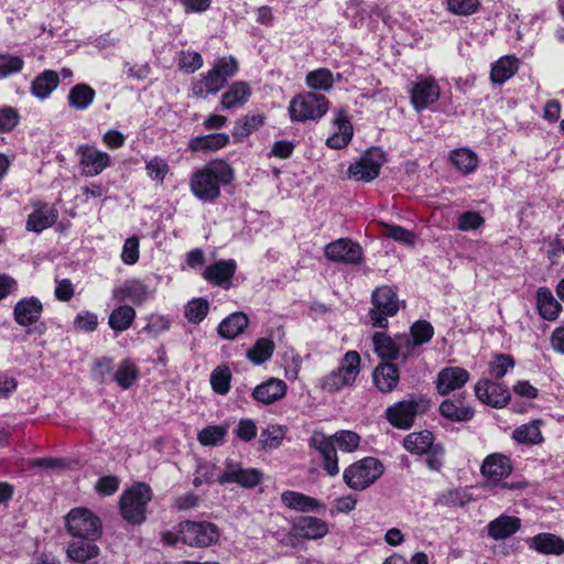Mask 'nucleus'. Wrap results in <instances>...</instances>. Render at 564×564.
<instances>
[{
    "instance_id": "f257e3e1",
    "label": "nucleus",
    "mask_w": 564,
    "mask_h": 564,
    "mask_svg": "<svg viewBox=\"0 0 564 564\" xmlns=\"http://www.w3.org/2000/svg\"><path fill=\"white\" fill-rule=\"evenodd\" d=\"M234 178L232 169L224 161H213L195 172L191 178L193 194L203 202H214L220 195V185Z\"/></svg>"
},
{
    "instance_id": "f03ea898",
    "label": "nucleus",
    "mask_w": 564,
    "mask_h": 564,
    "mask_svg": "<svg viewBox=\"0 0 564 564\" xmlns=\"http://www.w3.org/2000/svg\"><path fill=\"white\" fill-rule=\"evenodd\" d=\"M152 499V490L145 482H137L127 489L120 499L122 518L131 524H141L145 520V510Z\"/></svg>"
},
{
    "instance_id": "7ed1b4c3",
    "label": "nucleus",
    "mask_w": 564,
    "mask_h": 564,
    "mask_svg": "<svg viewBox=\"0 0 564 564\" xmlns=\"http://www.w3.org/2000/svg\"><path fill=\"white\" fill-rule=\"evenodd\" d=\"M384 467L375 457L362 458L344 470V482L352 490H365L383 474Z\"/></svg>"
},
{
    "instance_id": "20e7f679",
    "label": "nucleus",
    "mask_w": 564,
    "mask_h": 564,
    "mask_svg": "<svg viewBox=\"0 0 564 564\" xmlns=\"http://www.w3.org/2000/svg\"><path fill=\"white\" fill-rule=\"evenodd\" d=\"M360 371V356L357 351H347L340 362V366L322 378L321 388L329 393L337 392L345 387L355 383Z\"/></svg>"
},
{
    "instance_id": "39448f33",
    "label": "nucleus",
    "mask_w": 564,
    "mask_h": 564,
    "mask_svg": "<svg viewBox=\"0 0 564 564\" xmlns=\"http://www.w3.org/2000/svg\"><path fill=\"white\" fill-rule=\"evenodd\" d=\"M66 529L73 536L96 541L101 536V521L86 508L72 509L66 518Z\"/></svg>"
},
{
    "instance_id": "423d86ee",
    "label": "nucleus",
    "mask_w": 564,
    "mask_h": 564,
    "mask_svg": "<svg viewBox=\"0 0 564 564\" xmlns=\"http://www.w3.org/2000/svg\"><path fill=\"white\" fill-rule=\"evenodd\" d=\"M327 98L317 93H306L292 98L289 113L293 121L317 120L328 110Z\"/></svg>"
},
{
    "instance_id": "0eeeda50",
    "label": "nucleus",
    "mask_w": 564,
    "mask_h": 564,
    "mask_svg": "<svg viewBox=\"0 0 564 564\" xmlns=\"http://www.w3.org/2000/svg\"><path fill=\"white\" fill-rule=\"evenodd\" d=\"M372 307L369 311V317L372 326L388 327V317L394 316L400 306L397 293L387 285L377 288L371 295Z\"/></svg>"
},
{
    "instance_id": "6e6552de",
    "label": "nucleus",
    "mask_w": 564,
    "mask_h": 564,
    "mask_svg": "<svg viewBox=\"0 0 564 564\" xmlns=\"http://www.w3.org/2000/svg\"><path fill=\"white\" fill-rule=\"evenodd\" d=\"M180 539L194 547H207L219 539L217 527L212 522L184 521L178 524Z\"/></svg>"
},
{
    "instance_id": "1a4fd4ad",
    "label": "nucleus",
    "mask_w": 564,
    "mask_h": 564,
    "mask_svg": "<svg viewBox=\"0 0 564 564\" xmlns=\"http://www.w3.org/2000/svg\"><path fill=\"white\" fill-rule=\"evenodd\" d=\"M430 402L426 399L403 400L388 408L387 419L395 427L410 429L414 417L427 411Z\"/></svg>"
},
{
    "instance_id": "9d476101",
    "label": "nucleus",
    "mask_w": 564,
    "mask_h": 564,
    "mask_svg": "<svg viewBox=\"0 0 564 564\" xmlns=\"http://www.w3.org/2000/svg\"><path fill=\"white\" fill-rule=\"evenodd\" d=\"M384 161V153L381 149H370L359 161L349 166L348 176L357 182H370L379 176L380 169Z\"/></svg>"
},
{
    "instance_id": "9b49d317",
    "label": "nucleus",
    "mask_w": 564,
    "mask_h": 564,
    "mask_svg": "<svg viewBox=\"0 0 564 564\" xmlns=\"http://www.w3.org/2000/svg\"><path fill=\"white\" fill-rule=\"evenodd\" d=\"M308 444L322 458L323 468L328 476H336L339 473L337 451L334 440L321 431H314Z\"/></svg>"
},
{
    "instance_id": "f8f14e48",
    "label": "nucleus",
    "mask_w": 564,
    "mask_h": 564,
    "mask_svg": "<svg viewBox=\"0 0 564 564\" xmlns=\"http://www.w3.org/2000/svg\"><path fill=\"white\" fill-rule=\"evenodd\" d=\"M79 156V166L85 176L99 175L106 167L110 165V156L108 153L97 150L95 147L85 144L76 150Z\"/></svg>"
},
{
    "instance_id": "ddd939ff",
    "label": "nucleus",
    "mask_w": 564,
    "mask_h": 564,
    "mask_svg": "<svg viewBox=\"0 0 564 564\" xmlns=\"http://www.w3.org/2000/svg\"><path fill=\"white\" fill-rule=\"evenodd\" d=\"M326 257L332 261L358 264L362 259L361 247L350 239H338L325 248Z\"/></svg>"
},
{
    "instance_id": "4468645a",
    "label": "nucleus",
    "mask_w": 564,
    "mask_h": 564,
    "mask_svg": "<svg viewBox=\"0 0 564 564\" xmlns=\"http://www.w3.org/2000/svg\"><path fill=\"white\" fill-rule=\"evenodd\" d=\"M440 94V87L433 78H419L411 89V102L416 111H421L436 102Z\"/></svg>"
},
{
    "instance_id": "2eb2a0df",
    "label": "nucleus",
    "mask_w": 564,
    "mask_h": 564,
    "mask_svg": "<svg viewBox=\"0 0 564 564\" xmlns=\"http://www.w3.org/2000/svg\"><path fill=\"white\" fill-rule=\"evenodd\" d=\"M475 394L482 403L494 408H502L510 400L508 390L500 383L490 380L478 381L475 386Z\"/></svg>"
},
{
    "instance_id": "dca6fc26",
    "label": "nucleus",
    "mask_w": 564,
    "mask_h": 564,
    "mask_svg": "<svg viewBox=\"0 0 564 564\" xmlns=\"http://www.w3.org/2000/svg\"><path fill=\"white\" fill-rule=\"evenodd\" d=\"M262 480V473L257 469H242L237 465L229 464L227 469L218 476L219 484L236 482L245 488H253Z\"/></svg>"
},
{
    "instance_id": "f3484780",
    "label": "nucleus",
    "mask_w": 564,
    "mask_h": 564,
    "mask_svg": "<svg viewBox=\"0 0 564 564\" xmlns=\"http://www.w3.org/2000/svg\"><path fill=\"white\" fill-rule=\"evenodd\" d=\"M469 373L460 367H447L442 369L436 379V389L440 394L446 395L460 389L468 381Z\"/></svg>"
},
{
    "instance_id": "a211bd4d",
    "label": "nucleus",
    "mask_w": 564,
    "mask_h": 564,
    "mask_svg": "<svg viewBox=\"0 0 564 564\" xmlns=\"http://www.w3.org/2000/svg\"><path fill=\"white\" fill-rule=\"evenodd\" d=\"M150 296L148 286L139 280H127L112 290V299L118 302L130 300L137 305L144 303Z\"/></svg>"
},
{
    "instance_id": "6ab92c4d",
    "label": "nucleus",
    "mask_w": 564,
    "mask_h": 564,
    "mask_svg": "<svg viewBox=\"0 0 564 564\" xmlns=\"http://www.w3.org/2000/svg\"><path fill=\"white\" fill-rule=\"evenodd\" d=\"M440 413L452 422H468L474 415V409L465 402L463 397L445 399L440 405Z\"/></svg>"
},
{
    "instance_id": "aec40b11",
    "label": "nucleus",
    "mask_w": 564,
    "mask_h": 564,
    "mask_svg": "<svg viewBox=\"0 0 564 564\" xmlns=\"http://www.w3.org/2000/svg\"><path fill=\"white\" fill-rule=\"evenodd\" d=\"M43 312L41 301L34 296L22 299L13 310L14 321L21 326L34 324Z\"/></svg>"
},
{
    "instance_id": "412c9836",
    "label": "nucleus",
    "mask_w": 564,
    "mask_h": 564,
    "mask_svg": "<svg viewBox=\"0 0 564 564\" xmlns=\"http://www.w3.org/2000/svg\"><path fill=\"white\" fill-rule=\"evenodd\" d=\"M286 390L288 386L283 380L270 378L253 389L252 397L263 404H272L281 400L285 395Z\"/></svg>"
},
{
    "instance_id": "4be33fe9",
    "label": "nucleus",
    "mask_w": 564,
    "mask_h": 564,
    "mask_svg": "<svg viewBox=\"0 0 564 564\" xmlns=\"http://www.w3.org/2000/svg\"><path fill=\"white\" fill-rule=\"evenodd\" d=\"M372 379L380 392H391L399 383V369L391 362L382 361L375 368Z\"/></svg>"
},
{
    "instance_id": "5701e85b",
    "label": "nucleus",
    "mask_w": 564,
    "mask_h": 564,
    "mask_svg": "<svg viewBox=\"0 0 564 564\" xmlns=\"http://www.w3.org/2000/svg\"><path fill=\"white\" fill-rule=\"evenodd\" d=\"M530 549L544 555L564 554V540L552 533H539L527 541Z\"/></svg>"
},
{
    "instance_id": "b1692460",
    "label": "nucleus",
    "mask_w": 564,
    "mask_h": 564,
    "mask_svg": "<svg viewBox=\"0 0 564 564\" xmlns=\"http://www.w3.org/2000/svg\"><path fill=\"white\" fill-rule=\"evenodd\" d=\"M480 470L486 478L497 481L508 477L512 467L507 456L496 453L485 458Z\"/></svg>"
},
{
    "instance_id": "393cba45",
    "label": "nucleus",
    "mask_w": 564,
    "mask_h": 564,
    "mask_svg": "<svg viewBox=\"0 0 564 564\" xmlns=\"http://www.w3.org/2000/svg\"><path fill=\"white\" fill-rule=\"evenodd\" d=\"M293 530L304 539L316 540L328 533V524L315 517H300L294 521Z\"/></svg>"
},
{
    "instance_id": "a878e982",
    "label": "nucleus",
    "mask_w": 564,
    "mask_h": 564,
    "mask_svg": "<svg viewBox=\"0 0 564 564\" xmlns=\"http://www.w3.org/2000/svg\"><path fill=\"white\" fill-rule=\"evenodd\" d=\"M520 528L521 520L518 517L501 514L488 523L487 533L491 539L498 541L511 536Z\"/></svg>"
},
{
    "instance_id": "bb28decb",
    "label": "nucleus",
    "mask_w": 564,
    "mask_h": 564,
    "mask_svg": "<svg viewBox=\"0 0 564 564\" xmlns=\"http://www.w3.org/2000/svg\"><path fill=\"white\" fill-rule=\"evenodd\" d=\"M236 271V262L234 260H220L208 265L203 276L215 285L228 288Z\"/></svg>"
},
{
    "instance_id": "cd10ccee",
    "label": "nucleus",
    "mask_w": 564,
    "mask_h": 564,
    "mask_svg": "<svg viewBox=\"0 0 564 564\" xmlns=\"http://www.w3.org/2000/svg\"><path fill=\"white\" fill-rule=\"evenodd\" d=\"M281 500L286 508L297 512L305 513L325 509V506L317 499L293 490L282 492Z\"/></svg>"
},
{
    "instance_id": "c85d7f7f",
    "label": "nucleus",
    "mask_w": 564,
    "mask_h": 564,
    "mask_svg": "<svg viewBox=\"0 0 564 564\" xmlns=\"http://www.w3.org/2000/svg\"><path fill=\"white\" fill-rule=\"evenodd\" d=\"M334 124L336 126L337 131L327 138L326 144L330 149H343L350 142L354 131L352 126L343 109L337 111Z\"/></svg>"
},
{
    "instance_id": "c756f323",
    "label": "nucleus",
    "mask_w": 564,
    "mask_h": 564,
    "mask_svg": "<svg viewBox=\"0 0 564 564\" xmlns=\"http://www.w3.org/2000/svg\"><path fill=\"white\" fill-rule=\"evenodd\" d=\"M57 212L55 209L50 208L46 204H40V206L29 215L26 229L34 232H41L53 226L57 220Z\"/></svg>"
},
{
    "instance_id": "7c9ffc66",
    "label": "nucleus",
    "mask_w": 564,
    "mask_h": 564,
    "mask_svg": "<svg viewBox=\"0 0 564 564\" xmlns=\"http://www.w3.org/2000/svg\"><path fill=\"white\" fill-rule=\"evenodd\" d=\"M225 84L224 78H220L212 68L199 80L193 84L191 93L195 98H206L208 95L218 93Z\"/></svg>"
},
{
    "instance_id": "2f4dec72",
    "label": "nucleus",
    "mask_w": 564,
    "mask_h": 564,
    "mask_svg": "<svg viewBox=\"0 0 564 564\" xmlns=\"http://www.w3.org/2000/svg\"><path fill=\"white\" fill-rule=\"evenodd\" d=\"M249 324V318L243 312H235L223 319L217 332L225 339H235Z\"/></svg>"
},
{
    "instance_id": "473e14b6",
    "label": "nucleus",
    "mask_w": 564,
    "mask_h": 564,
    "mask_svg": "<svg viewBox=\"0 0 564 564\" xmlns=\"http://www.w3.org/2000/svg\"><path fill=\"white\" fill-rule=\"evenodd\" d=\"M536 306L541 317L546 321L556 319L562 311V305L547 288H539L536 291Z\"/></svg>"
},
{
    "instance_id": "72a5a7b5",
    "label": "nucleus",
    "mask_w": 564,
    "mask_h": 564,
    "mask_svg": "<svg viewBox=\"0 0 564 564\" xmlns=\"http://www.w3.org/2000/svg\"><path fill=\"white\" fill-rule=\"evenodd\" d=\"M59 76L55 70H44L37 75L31 84V93L39 99H46L58 86Z\"/></svg>"
},
{
    "instance_id": "f704fd0d",
    "label": "nucleus",
    "mask_w": 564,
    "mask_h": 564,
    "mask_svg": "<svg viewBox=\"0 0 564 564\" xmlns=\"http://www.w3.org/2000/svg\"><path fill=\"white\" fill-rule=\"evenodd\" d=\"M251 89L246 82L234 83L221 96V107L232 109L242 106L249 99Z\"/></svg>"
},
{
    "instance_id": "c9c22d12",
    "label": "nucleus",
    "mask_w": 564,
    "mask_h": 564,
    "mask_svg": "<svg viewBox=\"0 0 564 564\" xmlns=\"http://www.w3.org/2000/svg\"><path fill=\"white\" fill-rule=\"evenodd\" d=\"M375 352L383 360L391 361L399 358L397 337L393 339L387 333L377 332L372 336Z\"/></svg>"
},
{
    "instance_id": "e433bc0d",
    "label": "nucleus",
    "mask_w": 564,
    "mask_h": 564,
    "mask_svg": "<svg viewBox=\"0 0 564 564\" xmlns=\"http://www.w3.org/2000/svg\"><path fill=\"white\" fill-rule=\"evenodd\" d=\"M519 68V59L514 56L499 58L491 68L490 77L496 84H502L511 78Z\"/></svg>"
},
{
    "instance_id": "4c0bfd02",
    "label": "nucleus",
    "mask_w": 564,
    "mask_h": 564,
    "mask_svg": "<svg viewBox=\"0 0 564 564\" xmlns=\"http://www.w3.org/2000/svg\"><path fill=\"white\" fill-rule=\"evenodd\" d=\"M95 90L87 84H77L68 93V105L76 110L87 109L94 101Z\"/></svg>"
},
{
    "instance_id": "58836bf2",
    "label": "nucleus",
    "mask_w": 564,
    "mask_h": 564,
    "mask_svg": "<svg viewBox=\"0 0 564 564\" xmlns=\"http://www.w3.org/2000/svg\"><path fill=\"white\" fill-rule=\"evenodd\" d=\"M228 142V134L212 133L203 137L193 138L189 141V149H192L193 151H216L226 147Z\"/></svg>"
},
{
    "instance_id": "ea45409f",
    "label": "nucleus",
    "mask_w": 564,
    "mask_h": 564,
    "mask_svg": "<svg viewBox=\"0 0 564 564\" xmlns=\"http://www.w3.org/2000/svg\"><path fill=\"white\" fill-rule=\"evenodd\" d=\"M135 311L130 305H120L109 315L108 325L115 332H124L132 325Z\"/></svg>"
},
{
    "instance_id": "a19ab883",
    "label": "nucleus",
    "mask_w": 564,
    "mask_h": 564,
    "mask_svg": "<svg viewBox=\"0 0 564 564\" xmlns=\"http://www.w3.org/2000/svg\"><path fill=\"white\" fill-rule=\"evenodd\" d=\"M434 436L432 432L424 430L422 432L406 435L403 441V446L410 453L421 455L431 448Z\"/></svg>"
},
{
    "instance_id": "79ce46f5",
    "label": "nucleus",
    "mask_w": 564,
    "mask_h": 564,
    "mask_svg": "<svg viewBox=\"0 0 564 564\" xmlns=\"http://www.w3.org/2000/svg\"><path fill=\"white\" fill-rule=\"evenodd\" d=\"M513 440L520 444L534 445L543 442L540 421L523 424L513 431Z\"/></svg>"
},
{
    "instance_id": "37998d69",
    "label": "nucleus",
    "mask_w": 564,
    "mask_h": 564,
    "mask_svg": "<svg viewBox=\"0 0 564 564\" xmlns=\"http://www.w3.org/2000/svg\"><path fill=\"white\" fill-rule=\"evenodd\" d=\"M90 542L77 541L67 546V556L76 562H86L99 555V547Z\"/></svg>"
},
{
    "instance_id": "c03bdc74",
    "label": "nucleus",
    "mask_w": 564,
    "mask_h": 564,
    "mask_svg": "<svg viewBox=\"0 0 564 564\" xmlns=\"http://www.w3.org/2000/svg\"><path fill=\"white\" fill-rule=\"evenodd\" d=\"M451 161L453 165L464 174L474 172L478 165L477 155L467 149L453 151L451 154Z\"/></svg>"
},
{
    "instance_id": "a18cd8bd",
    "label": "nucleus",
    "mask_w": 564,
    "mask_h": 564,
    "mask_svg": "<svg viewBox=\"0 0 564 564\" xmlns=\"http://www.w3.org/2000/svg\"><path fill=\"white\" fill-rule=\"evenodd\" d=\"M274 350V343L268 338H259L252 348L247 351L248 359L254 365L269 360Z\"/></svg>"
},
{
    "instance_id": "49530a36",
    "label": "nucleus",
    "mask_w": 564,
    "mask_h": 564,
    "mask_svg": "<svg viewBox=\"0 0 564 564\" xmlns=\"http://www.w3.org/2000/svg\"><path fill=\"white\" fill-rule=\"evenodd\" d=\"M138 376L139 370L137 366L129 359H124L118 366L115 380L122 389H129L135 382Z\"/></svg>"
},
{
    "instance_id": "de8ad7c7",
    "label": "nucleus",
    "mask_w": 564,
    "mask_h": 564,
    "mask_svg": "<svg viewBox=\"0 0 564 564\" xmlns=\"http://www.w3.org/2000/svg\"><path fill=\"white\" fill-rule=\"evenodd\" d=\"M305 82L310 88L315 90H329L334 85L333 74L326 68L310 72Z\"/></svg>"
},
{
    "instance_id": "09e8293b",
    "label": "nucleus",
    "mask_w": 564,
    "mask_h": 564,
    "mask_svg": "<svg viewBox=\"0 0 564 564\" xmlns=\"http://www.w3.org/2000/svg\"><path fill=\"white\" fill-rule=\"evenodd\" d=\"M209 303L207 300L198 297L189 301L185 306L184 315L189 323L199 324L207 316Z\"/></svg>"
},
{
    "instance_id": "8fccbe9b",
    "label": "nucleus",
    "mask_w": 564,
    "mask_h": 564,
    "mask_svg": "<svg viewBox=\"0 0 564 564\" xmlns=\"http://www.w3.org/2000/svg\"><path fill=\"white\" fill-rule=\"evenodd\" d=\"M335 446L346 453L356 451L360 443V436L352 431L341 430L330 435Z\"/></svg>"
},
{
    "instance_id": "3c124183",
    "label": "nucleus",
    "mask_w": 564,
    "mask_h": 564,
    "mask_svg": "<svg viewBox=\"0 0 564 564\" xmlns=\"http://www.w3.org/2000/svg\"><path fill=\"white\" fill-rule=\"evenodd\" d=\"M231 372L228 367H217L210 375V384L215 392L226 394L230 389Z\"/></svg>"
},
{
    "instance_id": "603ef678",
    "label": "nucleus",
    "mask_w": 564,
    "mask_h": 564,
    "mask_svg": "<svg viewBox=\"0 0 564 564\" xmlns=\"http://www.w3.org/2000/svg\"><path fill=\"white\" fill-rule=\"evenodd\" d=\"M263 124V117L260 115L246 116L241 121L237 122L232 135L242 139Z\"/></svg>"
},
{
    "instance_id": "864d4df0",
    "label": "nucleus",
    "mask_w": 564,
    "mask_h": 564,
    "mask_svg": "<svg viewBox=\"0 0 564 564\" xmlns=\"http://www.w3.org/2000/svg\"><path fill=\"white\" fill-rule=\"evenodd\" d=\"M470 497L460 489H452L437 496L436 505L443 507H463L469 502Z\"/></svg>"
},
{
    "instance_id": "5fc2aeb1",
    "label": "nucleus",
    "mask_w": 564,
    "mask_h": 564,
    "mask_svg": "<svg viewBox=\"0 0 564 564\" xmlns=\"http://www.w3.org/2000/svg\"><path fill=\"white\" fill-rule=\"evenodd\" d=\"M226 429L218 425H210L198 433V441L205 446H217L224 442Z\"/></svg>"
},
{
    "instance_id": "6e6d98bb",
    "label": "nucleus",
    "mask_w": 564,
    "mask_h": 564,
    "mask_svg": "<svg viewBox=\"0 0 564 564\" xmlns=\"http://www.w3.org/2000/svg\"><path fill=\"white\" fill-rule=\"evenodd\" d=\"M285 429L279 424L269 425L261 432V443L264 447L276 448L282 444Z\"/></svg>"
},
{
    "instance_id": "4d7b16f0",
    "label": "nucleus",
    "mask_w": 564,
    "mask_h": 564,
    "mask_svg": "<svg viewBox=\"0 0 564 564\" xmlns=\"http://www.w3.org/2000/svg\"><path fill=\"white\" fill-rule=\"evenodd\" d=\"M23 65L24 62L20 56L0 53V78L19 73Z\"/></svg>"
},
{
    "instance_id": "13d9d810",
    "label": "nucleus",
    "mask_w": 564,
    "mask_h": 564,
    "mask_svg": "<svg viewBox=\"0 0 564 564\" xmlns=\"http://www.w3.org/2000/svg\"><path fill=\"white\" fill-rule=\"evenodd\" d=\"M145 170H147L148 176L151 180L158 181V182H163L166 174L169 173L170 167H169L167 162L164 159L155 156L147 162Z\"/></svg>"
},
{
    "instance_id": "bf43d9fd",
    "label": "nucleus",
    "mask_w": 564,
    "mask_h": 564,
    "mask_svg": "<svg viewBox=\"0 0 564 564\" xmlns=\"http://www.w3.org/2000/svg\"><path fill=\"white\" fill-rule=\"evenodd\" d=\"M213 69L220 78H224V83H227L228 78L238 72V62L232 56L220 57L216 61Z\"/></svg>"
},
{
    "instance_id": "052dcab7",
    "label": "nucleus",
    "mask_w": 564,
    "mask_h": 564,
    "mask_svg": "<svg viewBox=\"0 0 564 564\" xmlns=\"http://www.w3.org/2000/svg\"><path fill=\"white\" fill-rule=\"evenodd\" d=\"M415 343L421 346L430 341L434 335L433 326L426 321H417L411 326V333Z\"/></svg>"
},
{
    "instance_id": "680f3d73",
    "label": "nucleus",
    "mask_w": 564,
    "mask_h": 564,
    "mask_svg": "<svg viewBox=\"0 0 564 564\" xmlns=\"http://www.w3.org/2000/svg\"><path fill=\"white\" fill-rule=\"evenodd\" d=\"M384 235L395 241L403 242L409 246H412L415 242V235L401 226L386 225Z\"/></svg>"
},
{
    "instance_id": "e2e57ef3",
    "label": "nucleus",
    "mask_w": 564,
    "mask_h": 564,
    "mask_svg": "<svg viewBox=\"0 0 564 564\" xmlns=\"http://www.w3.org/2000/svg\"><path fill=\"white\" fill-rule=\"evenodd\" d=\"M479 0H447V9L457 15H469L477 11Z\"/></svg>"
},
{
    "instance_id": "0e129e2a",
    "label": "nucleus",
    "mask_w": 564,
    "mask_h": 564,
    "mask_svg": "<svg viewBox=\"0 0 564 564\" xmlns=\"http://www.w3.org/2000/svg\"><path fill=\"white\" fill-rule=\"evenodd\" d=\"M178 66L184 72L192 74L203 66V58L197 52H182Z\"/></svg>"
},
{
    "instance_id": "69168bd1",
    "label": "nucleus",
    "mask_w": 564,
    "mask_h": 564,
    "mask_svg": "<svg viewBox=\"0 0 564 564\" xmlns=\"http://www.w3.org/2000/svg\"><path fill=\"white\" fill-rule=\"evenodd\" d=\"M121 260L126 264H134L139 260V239L135 236L128 238L122 248Z\"/></svg>"
},
{
    "instance_id": "338daca9",
    "label": "nucleus",
    "mask_w": 564,
    "mask_h": 564,
    "mask_svg": "<svg viewBox=\"0 0 564 564\" xmlns=\"http://www.w3.org/2000/svg\"><path fill=\"white\" fill-rule=\"evenodd\" d=\"M485 219L476 212H465L458 217L457 227L459 230L468 231L479 228Z\"/></svg>"
},
{
    "instance_id": "774afa93",
    "label": "nucleus",
    "mask_w": 564,
    "mask_h": 564,
    "mask_svg": "<svg viewBox=\"0 0 564 564\" xmlns=\"http://www.w3.org/2000/svg\"><path fill=\"white\" fill-rule=\"evenodd\" d=\"M19 123V113L11 107L0 109V132H10Z\"/></svg>"
}]
</instances>
